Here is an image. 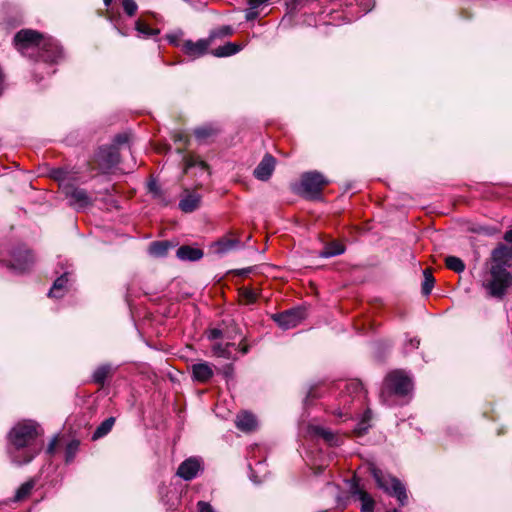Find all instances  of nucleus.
I'll use <instances>...</instances> for the list:
<instances>
[{
	"label": "nucleus",
	"mask_w": 512,
	"mask_h": 512,
	"mask_svg": "<svg viewBox=\"0 0 512 512\" xmlns=\"http://www.w3.org/2000/svg\"><path fill=\"white\" fill-rule=\"evenodd\" d=\"M233 33L234 29L229 25H225L213 30L209 35V40L211 42L213 39L231 36Z\"/></svg>",
	"instance_id": "obj_37"
},
{
	"label": "nucleus",
	"mask_w": 512,
	"mask_h": 512,
	"mask_svg": "<svg viewBox=\"0 0 512 512\" xmlns=\"http://www.w3.org/2000/svg\"><path fill=\"white\" fill-rule=\"evenodd\" d=\"M4 262L13 272L24 273L31 269L35 258L25 245H18L9 251V259L4 260Z\"/></svg>",
	"instance_id": "obj_6"
},
{
	"label": "nucleus",
	"mask_w": 512,
	"mask_h": 512,
	"mask_svg": "<svg viewBox=\"0 0 512 512\" xmlns=\"http://www.w3.org/2000/svg\"><path fill=\"white\" fill-rule=\"evenodd\" d=\"M309 433L322 438L329 446H339L342 444V438L328 428L319 425H311L309 426Z\"/></svg>",
	"instance_id": "obj_15"
},
{
	"label": "nucleus",
	"mask_w": 512,
	"mask_h": 512,
	"mask_svg": "<svg viewBox=\"0 0 512 512\" xmlns=\"http://www.w3.org/2000/svg\"><path fill=\"white\" fill-rule=\"evenodd\" d=\"M39 57L44 62H57L62 57V49L58 42L52 38H45L40 48Z\"/></svg>",
	"instance_id": "obj_11"
},
{
	"label": "nucleus",
	"mask_w": 512,
	"mask_h": 512,
	"mask_svg": "<svg viewBox=\"0 0 512 512\" xmlns=\"http://www.w3.org/2000/svg\"><path fill=\"white\" fill-rule=\"evenodd\" d=\"M512 260V248L504 244L497 245L491 253V264L498 265L500 268H506L510 266Z\"/></svg>",
	"instance_id": "obj_13"
},
{
	"label": "nucleus",
	"mask_w": 512,
	"mask_h": 512,
	"mask_svg": "<svg viewBox=\"0 0 512 512\" xmlns=\"http://www.w3.org/2000/svg\"><path fill=\"white\" fill-rule=\"evenodd\" d=\"M246 20L247 21H251V20H254L256 17H258V12L256 11V9H249L246 13Z\"/></svg>",
	"instance_id": "obj_49"
},
{
	"label": "nucleus",
	"mask_w": 512,
	"mask_h": 512,
	"mask_svg": "<svg viewBox=\"0 0 512 512\" xmlns=\"http://www.w3.org/2000/svg\"><path fill=\"white\" fill-rule=\"evenodd\" d=\"M420 344V340L417 338H411L406 344L407 350L411 351L413 349H417Z\"/></svg>",
	"instance_id": "obj_48"
},
{
	"label": "nucleus",
	"mask_w": 512,
	"mask_h": 512,
	"mask_svg": "<svg viewBox=\"0 0 512 512\" xmlns=\"http://www.w3.org/2000/svg\"><path fill=\"white\" fill-rule=\"evenodd\" d=\"M504 240L508 243H512V229L507 230L504 234Z\"/></svg>",
	"instance_id": "obj_51"
},
{
	"label": "nucleus",
	"mask_w": 512,
	"mask_h": 512,
	"mask_svg": "<svg viewBox=\"0 0 512 512\" xmlns=\"http://www.w3.org/2000/svg\"><path fill=\"white\" fill-rule=\"evenodd\" d=\"M424 280L422 282V293L429 295L434 287L435 279L432 275L431 270L425 269L423 271Z\"/></svg>",
	"instance_id": "obj_35"
},
{
	"label": "nucleus",
	"mask_w": 512,
	"mask_h": 512,
	"mask_svg": "<svg viewBox=\"0 0 512 512\" xmlns=\"http://www.w3.org/2000/svg\"><path fill=\"white\" fill-rule=\"evenodd\" d=\"M136 30L139 34H141L144 38H148L151 36H155L159 33L158 30L150 28L148 25L137 21L136 22Z\"/></svg>",
	"instance_id": "obj_40"
},
{
	"label": "nucleus",
	"mask_w": 512,
	"mask_h": 512,
	"mask_svg": "<svg viewBox=\"0 0 512 512\" xmlns=\"http://www.w3.org/2000/svg\"><path fill=\"white\" fill-rule=\"evenodd\" d=\"M345 248L342 244L337 242H332L327 244L324 249L319 253V256L322 258H330L334 256L341 255L344 253Z\"/></svg>",
	"instance_id": "obj_29"
},
{
	"label": "nucleus",
	"mask_w": 512,
	"mask_h": 512,
	"mask_svg": "<svg viewBox=\"0 0 512 512\" xmlns=\"http://www.w3.org/2000/svg\"><path fill=\"white\" fill-rule=\"evenodd\" d=\"M307 317L306 308L299 306L272 316V319L284 330L295 328Z\"/></svg>",
	"instance_id": "obj_7"
},
{
	"label": "nucleus",
	"mask_w": 512,
	"mask_h": 512,
	"mask_svg": "<svg viewBox=\"0 0 512 512\" xmlns=\"http://www.w3.org/2000/svg\"><path fill=\"white\" fill-rule=\"evenodd\" d=\"M235 424L239 430L250 432L256 428L257 419L252 413L244 411L237 415Z\"/></svg>",
	"instance_id": "obj_20"
},
{
	"label": "nucleus",
	"mask_w": 512,
	"mask_h": 512,
	"mask_svg": "<svg viewBox=\"0 0 512 512\" xmlns=\"http://www.w3.org/2000/svg\"><path fill=\"white\" fill-rule=\"evenodd\" d=\"M57 441H58L57 437H54V438L50 441V443H49V445H48V448H47V453H48V454H53V453H54V451H55V447H56V445H57Z\"/></svg>",
	"instance_id": "obj_50"
},
{
	"label": "nucleus",
	"mask_w": 512,
	"mask_h": 512,
	"mask_svg": "<svg viewBox=\"0 0 512 512\" xmlns=\"http://www.w3.org/2000/svg\"><path fill=\"white\" fill-rule=\"evenodd\" d=\"M270 0H247L248 5L251 9H257L261 5L268 3Z\"/></svg>",
	"instance_id": "obj_47"
},
{
	"label": "nucleus",
	"mask_w": 512,
	"mask_h": 512,
	"mask_svg": "<svg viewBox=\"0 0 512 512\" xmlns=\"http://www.w3.org/2000/svg\"><path fill=\"white\" fill-rule=\"evenodd\" d=\"M172 247L169 241H154L149 246V253L154 257H164Z\"/></svg>",
	"instance_id": "obj_24"
},
{
	"label": "nucleus",
	"mask_w": 512,
	"mask_h": 512,
	"mask_svg": "<svg viewBox=\"0 0 512 512\" xmlns=\"http://www.w3.org/2000/svg\"><path fill=\"white\" fill-rule=\"evenodd\" d=\"M202 460L198 457H190L184 460L178 467L176 475L185 481H190L197 477L203 469Z\"/></svg>",
	"instance_id": "obj_10"
},
{
	"label": "nucleus",
	"mask_w": 512,
	"mask_h": 512,
	"mask_svg": "<svg viewBox=\"0 0 512 512\" xmlns=\"http://www.w3.org/2000/svg\"><path fill=\"white\" fill-rule=\"evenodd\" d=\"M369 470L378 488L383 490L385 493L396 497L401 506L407 504L408 495L406 487L399 479L384 473L373 464L370 465Z\"/></svg>",
	"instance_id": "obj_4"
},
{
	"label": "nucleus",
	"mask_w": 512,
	"mask_h": 512,
	"mask_svg": "<svg viewBox=\"0 0 512 512\" xmlns=\"http://www.w3.org/2000/svg\"><path fill=\"white\" fill-rule=\"evenodd\" d=\"M113 0H103L106 7H109L111 5Z\"/></svg>",
	"instance_id": "obj_53"
},
{
	"label": "nucleus",
	"mask_w": 512,
	"mask_h": 512,
	"mask_svg": "<svg viewBox=\"0 0 512 512\" xmlns=\"http://www.w3.org/2000/svg\"><path fill=\"white\" fill-rule=\"evenodd\" d=\"M35 486L34 480H29L23 483L16 491L14 500L15 501H21L25 499L32 491V489Z\"/></svg>",
	"instance_id": "obj_33"
},
{
	"label": "nucleus",
	"mask_w": 512,
	"mask_h": 512,
	"mask_svg": "<svg viewBox=\"0 0 512 512\" xmlns=\"http://www.w3.org/2000/svg\"><path fill=\"white\" fill-rule=\"evenodd\" d=\"M474 231H475V232H478V233L483 232V233L489 234L488 229H487V228H484V227H480V228H478V229H475Z\"/></svg>",
	"instance_id": "obj_52"
},
{
	"label": "nucleus",
	"mask_w": 512,
	"mask_h": 512,
	"mask_svg": "<svg viewBox=\"0 0 512 512\" xmlns=\"http://www.w3.org/2000/svg\"><path fill=\"white\" fill-rule=\"evenodd\" d=\"M445 263L448 269L456 273H461L465 270V264L459 257L448 256L445 260Z\"/></svg>",
	"instance_id": "obj_34"
},
{
	"label": "nucleus",
	"mask_w": 512,
	"mask_h": 512,
	"mask_svg": "<svg viewBox=\"0 0 512 512\" xmlns=\"http://www.w3.org/2000/svg\"><path fill=\"white\" fill-rule=\"evenodd\" d=\"M223 336V332L221 329L218 328H212L208 330L207 337L209 340H216Z\"/></svg>",
	"instance_id": "obj_43"
},
{
	"label": "nucleus",
	"mask_w": 512,
	"mask_h": 512,
	"mask_svg": "<svg viewBox=\"0 0 512 512\" xmlns=\"http://www.w3.org/2000/svg\"><path fill=\"white\" fill-rule=\"evenodd\" d=\"M242 47L233 42H227L223 46H220L212 51L215 57H228L238 53Z\"/></svg>",
	"instance_id": "obj_23"
},
{
	"label": "nucleus",
	"mask_w": 512,
	"mask_h": 512,
	"mask_svg": "<svg viewBox=\"0 0 512 512\" xmlns=\"http://www.w3.org/2000/svg\"><path fill=\"white\" fill-rule=\"evenodd\" d=\"M113 368L110 364H104L96 368L92 379L96 384L104 385L106 379L112 374Z\"/></svg>",
	"instance_id": "obj_26"
},
{
	"label": "nucleus",
	"mask_w": 512,
	"mask_h": 512,
	"mask_svg": "<svg viewBox=\"0 0 512 512\" xmlns=\"http://www.w3.org/2000/svg\"><path fill=\"white\" fill-rule=\"evenodd\" d=\"M353 497L361 502V512H374L375 501L366 491L361 489L358 484H353L350 488Z\"/></svg>",
	"instance_id": "obj_19"
},
{
	"label": "nucleus",
	"mask_w": 512,
	"mask_h": 512,
	"mask_svg": "<svg viewBox=\"0 0 512 512\" xmlns=\"http://www.w3.org/2000/svg\"><path fill=\"white\" fill-rule=\"evenodd\" d=\"M149 191L153 193L154 198L161 199L162 198V192L159 188L158 184L154 181H151L148 184Z\"/></svg>",
	"instance_id": "obj_42"
},
{
	"label": "nucleus",
	"mask_w": 512,
	"mask_h": 512,
	"mask_svg": "<svg viewBox=\"0 0 512 512\" xmlns=\"http://www.w3.org/2000/svg\"><path fill=\"white\" fill-rule=\"evenodd\" d=\"M275 158L266 154L254 170V176L261 181H267L275 168Z\"/></svg>",
	"instance_id": "obj_17"
},
{
	"label": "nucleus",
	"mask_w": 512,
	"mask_h": 512,
	"mask_svg": "<svg viewBox=\"0 0 512 512\" xmlns=\"http://www.w3.org/2000/svg\"><path fill=\"white\" fill-rule=\"evenodd\" d=\"M197 508L198 512H215L211 504L205 501H199L197 503Z\"/></svg>",
	"instance_id": "obj_44"
},
{
	"label": "nucleus",
	"mask_w": 512,
	"mask_h": 512,
	"mask_svg": "<svg viewBox=\"0 0 512 512\" xmlns=\"http://www.w3.org/2000/svg\"><path fill=\"white\" fill-rule=\"evenodd\" d=\"M45 37L37 31L31 29H23L14 37L16 48L23 52L25 49H38L42 45Z\"/></svg>",
	"instance_id": "obj_9"
},
{
	"label": "nucleus",
	"mask_w": 512,
	"mask_h": 512,
	"mask_svg": "<svg viewBox=\"0 0 512 512\" xmlns=\"http://www.w3.org/2000/svg\"><path fill=\"white\" fill-rule=\"evenodd\" d=\"M387 512H399V511H398V510H396V509H393V510H389V511H387Z\"/></svg>",
	"instance_id": "obj_54"
},
{
	"label": "nucleus",
	"mask_w": 512,
	"mask_h": 512,
	"mask_svg": "<svg viewBox=\"0 0 512 512\" xmlns=\"http://www.w3.org/2000/svg\"><path fill=\"white\" fill-rule=\"evenodd\" d=\"M328 180L319 172H306L301 176L297 192L307 199H319Z\"/></svg>",
	"instance_id": "obj_5"
},
{
	"label": "nucleus",
	"mask_w": 512,
	"mask_h": 512,
	"mask_svg": "<svg viewBox=\"0 0 512 512\" xmlns=\"http://www.w3.org/2000/svg\"><path fill=\"white\" fill-rule=\"evenodd\" d=\"M231 346H234V344L227 343L226 345H222L220 343H217L213 345L212 351L218 357L229 359L231 358V352L229 350Z\"/></svg>",
	"instance_id": "obj_36"
},
{
	"label": "nucleus",
	"mask_w": 512,
	"mask_h": 512,
	"mask_svg": "<svg viewBox=\"0 0 512 512\" xmlns=\"http://www.w3.org/2000/svg\"><path fill=\"white\" fill-rule=\"evenodd\" d=\"M51 176L53 179L57 180L60 183V187L64 191V186L71 185L69 181L72 179L71 173L66 168H57L51 171Z\"/></svg>",
	"instance_id": "obj_28"
},
{
	"label": "nucleus",
	"mask_w": 512,
	"mask_h": 512,
	"mask_svg": "<svg viewBox=\"0 0 512 512\" xmlns=\"http://www.w3.org/2000/svg\"><path fill=\"white\" fill-rule=\"evenodd\" d=\"M114 422H115V419L113 417H110V418H107L106 420H104L96 428V430L93 433L92 438L94 440H96V439H99V438L105 436L106 434H108L111 431V429H112V427L114 425Z\"/></svg>",
	"instance_id": "obj_30"
},
{
	"label": "nucleus",
	"mask_w": 512,
	"mask_h": 512,
	"mask_svg": "<svg viewBox=\"0 0 512 512\" xmlns=\"http://www.w3.org/2000/svg\"><path fill=\"white\" fill-rule=\"evenodd\" d=\"M71 273L64 272L61 276H59L53 283L51 289L48 292V297L50 298H62L69 289V284L71 281Z\"/></svg>",
	"instance_id": "obj_18"
},
{
	"label": "nucleus",
	"mask_w": 512,
	"mask_h": 512,
	"mask_svg": "<svg viewBox=\"0 0 512 512\" xmlns=\"http://www.w3.org/2000/svg\"><path fill=\"white\" fill-rule=\"evenodd\" d=\"M128 140H129V137L127 134H125V133L118 134L115 136L114 144L112 146L117 147V146L123 145V144L127 143Z\"/></svg>",
	"instance_id": "obj_45"
},
{
	"label": "nucleus",
	"mask_w": 512,
	"mask_h": 512,
	"mask_svg": "<svg viewBox=\"0 0 512 512\" xmlns=\"http://www.w3.org/2000/svg\"><path fill=\"white\" fill-rule=\"evenodd\" d=\"M240 297L247 303L252 304L256 302L258 298L257 292L249 287H243L240 289Z\"/></svg>",
	"instance_id": "obj_38"
},
{
	"label": "nucleus",
	"mask_w": 512,
	"mask_h": 512,
	"mask_svg": "<svg viewBox=\"0 0 512 512\" xmlns=\"http://www.w3.org/2000/svg\"><path fill=\"white\" fill-rule=\"evenodd\" d=\"M200 201V195L189 193L180 200L179 208L185 213H191L199 207Z\"/></svg>",
	"instance_id": "obj_21"
},
{
	"label": "nucleus",
	"mask_w": 512,
	"mask_h": 512,
	"mask_svg": "<svg viewBox=\"0 0 512 512\" xmlns=\"http://www.w3.org/2000/svg\"><path fill=\"white\" fill-rule=\"evenodd\" d=\"M219 130L212 125H204L194 130V135L199 142H205L218 134Z\"/></svg>",
	"instance_id": "obj_25"
},
{
	"label": "nucleus",
	"mask_w": 512,
	"mask_h": 512,
	"mask_svg": "<svg viewBox=\"0 0 512 512\" xmlns=\"http://www.w3.org/2000/svg\"><path fill=\"white\" fill-rule=\"evenodd\" d=\"M346 388L349 393L353 392L356 394L359 392H362V390H363V387H362L361 383H359V382H351L350 384L346 385Z\"/></svg>",
	"instance_id": "obj_46"
},
{
	"label": "nucleus",
	"mask_w": 512,
	"mask_h": 512,
	"mask_svg": "<svg viewBox=\"0 0 512 512\" xmlns=\"http://www.w3.org/2000/svg\"><path fill=\"white\" fill-rule=\"evenodd\" d=\"M184 163H185V171H187L193 167H197L202 171H205L208 169L207 163L205 161L199 159L196 156H192V155L186 156L184 158Z\"/></svg>",
	"instance_id": "obj_32"
},
{
	"label": "nucleus",
	"mask_w": 512,
	"mask_h": 512,
	"mask_svg": "<svg viewBox=\"0 0 512 512\" xmlns=\"http://www.w3.org/2000/svg\"><path fill=\"white\" fill-rule=\"evenodd\" d=\"M239 245H240L239 239H228V238L221 239L216 243L217 252H219V253H226L234 248H237Z\"/></svg>",
	"instance_id": "obj_31"
},
{
	"label": "nucleus",
	"mask_w": 512,
	"mask_h": 512,
	"mask_svg": "<svg viewBox=\"0 0 512 512\" xmlns=\"http://www.w3.org/2000/svg\"><path fill=\"white\" fill-rule=\"evenodd\" d=\"M176 255L181 260L197 261L203 257V251L191 246H181L177 249Z\"/></svg>",
	"instance_id": "obj_22"
},
{
	"label": "nucleus",
	"mask_w": 512,
	"mask_h": 512,
	"mask_svg": "<svg viewBox=\"0 0 512 512\" xmlns=\"http://www.w3.org/2000/svg\"><path fill=\"white\" fill-rule=\"evenodd\" d=\"M79 448V441L72 440L70 443H68L66 450H65V460L67 463H70L73 461L77 451Z\"/></svg>",
	"instance_id": "obj_39"
},
{
	"label": "nucleus",
	"mask_w": 512,
	"mask_h": 512,
	"mask_svg": "<svg viewBox=\"0 0 512 512\" xmlns=\"http://www.w3.org/2000/svg\"><path fill=\"white\" fill-rule=\"evenodd\" d=\"M38 426L33 421H24L16 424L8 435L9 444L7 447L11 461L17 465L31 462L40 452L38 445Z\"/></svg>",
	"instance_id": "obj_1"
},
{
	"label": "nucleus",
	"mask_w": 512,
	"mask_h": 512,
	"mask_svg": "<svg viewBox=\"0 0 512 512\" xmlns=\"http://www.w3.org/2000/svg\"><path fill=\"white\" fill-rule=\"evenodd\" d=\"M97 159L104 169L115 167L120 161L118 148L115 146L101 147L97 153Z\"/></svg>",
	"instance_id": "obj_12"
},
{
	"label": "nucleus",
	"mask_w": 512,
	"mask_h": 512,
	"mask_svg": "<svg viewBox=\"0 0 512 512\" xmlns=\"http://www.w3.org/2000/svg\"><path fill=\"white\" fill-rule=\"evenodd\" d=\"M372 418V413L370 410L364 412L361 420L355 426L353 432L356 436L361 437L365 435L370 428V421Z\"/></svg>",
	"instance_id": "obj_27"
},
{
	"label": "nucleus",
	"mask_w": 512,
	"mask_h": 512,
	"mask_svg": "<svg viewBox=\"0 0 512 512\" xmlns=\"http://www.w3.org/2000/svg\"><path fill=\"white\" fill-rule=\"evenodd\" d=\"M63 193L68 199L69 205L76 210L85 209L94 202L92 196L85 189L75 187L74 185L64 186Z\"/></svg>",
	"instance_id": "obj_8"
},
{
	"label": "nucleus",
	"mask_w": 512,
	"mask_h": 512,
	"mask_svg": "<svg viewBox=\"0 0 512 512\" xmlns=\"http://www.w3.org/2000/svg\"><path fill=\"white\" fill-rule=\"evenodd\" d=\"M122 7L128 16L135 15L138 8L134 0H122Z\"/></svg>",
	"instance_id": "obj_41"
},
{
	"label": "nucleus",
	"mask_w": 512,
	"mask_h": 512,
	"mask_svg": "<svg viewBox=\"0 0 512 512\" xmlns=\"http://www.w3.org/2000/svg\"><path fill=\"white\" fill-rule=\"evenodd\" d=\"M214 365L208 362H199L191 366L192 379L199 383H206L214 376Z\"/></svg>",
	"instance_id": "obj_14"
},
{
	"label": "nucleus",
	"mask_w": 512,
	"mask_h": 512,
	"mask_svg": "<svg viewBox=\"0 0 512 512\" xmlns=\"http://www.w3.org/2000/svg\"><path fill=\"white\" fill-rule=\"evenodd\" d=\"M512 286V274L506 268L490 265L487 276L482 281V287L494 298L502 299L508 288Z\"/></svg>",
	"instance_id": "obj_3"
},
{
	"label": "nucleus",
	"mask_w": 512,
	"mask_h": 512,
	"mask_svg": "<svg viewBox=\"0 0 512 512\" xmlns=\"http://www.w3.org/2000/svg\"><path fill=\"white\" fill-rule=\"evenodd\" d=\"M412 390V379L403 371L396 370L386 376L381 390V398L386 404L392 405L393 402L390 401L389 397L392 395L405 397L408 396Z\"/></svg>",
	"instance_id": "obj_2"
},
{
	"label": "nucleus",
	"mask_w": 512,
	"mask_h": 512,
	"mask_svg": "<svg viewBox=\"0 0 512 512\" xmlns=\"http://www.w3.org/2000/svg\"><path fill=\"white\" fill-rule=\"evenodd\" d=\"M210 43L209 39H200L196 42L187 40L183 44V51L192 58H198L206 54Z\"/></svg>",
	"instance_id": "obj_16"
}]
</instances>
